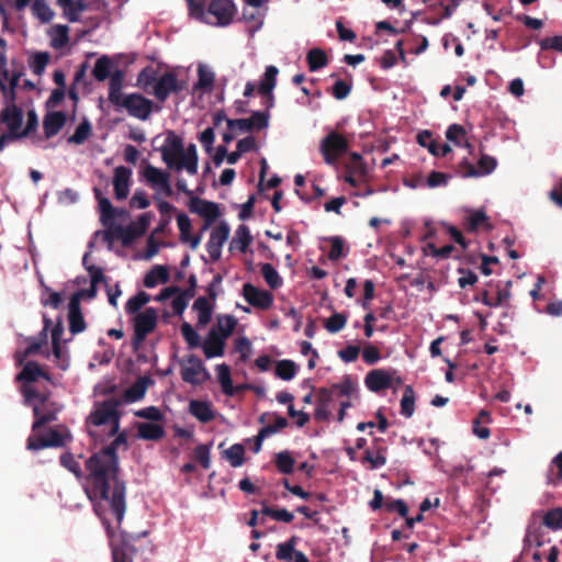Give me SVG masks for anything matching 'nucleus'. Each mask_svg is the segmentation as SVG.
I'll list each match as a JSON object with an SVG mask.
<instances>
[{
	"label": "nucleus",
	"instance_id": "4c0bfd02",
	"mask_svg": "<svg viewBox=\"0 0 562 562\" xmlns=\"http://www.w3.org/2000/svg\"><path fill=\"white\" fill-rule=\"evenodd\" d=\"M477 165H479L477 169L472 167L467 172L468 177H481V176L490 175L496 168L497 162H496L495 158L487 156V155H483L480 158Z\"/></svg>",
	"mask_w": 562,
	"mask_h": 562
},
{
	"label": "nucleus",
	"instance_id": "de8ad7c7",
	"mask_svg": "<svg viewBox=\"0 0 562 562\" xmlns=\"http://www.w3.org/2000/svg\"><path fill=\"white\" fill-rule=\"evenodd\" d=\"M112 560L113 562H133L132 549L127 543L116 544L111 540Z\"/></svg>",
	"mask_w": 562,
	"mask_h": 562
},
{
	"label": "nucleus",
	"instance_id": "603ef678",
	"mask_svg": "<svg viewBox=\"0 0 562 562\" xmlns=\"http://www.w3.org/2000/svg\"><path fill=\"white\" fill-rule=\"evenodd\" d=\"M33 14L42 22L48 23L54 18V11L47 4L46 0H35L32 5Z\"/></svg>",
	"mask_w": 562,
	"mask_h": 562
},
{
	"label": "nucleus",
	"instance_id": "4d7b16f0",
	"mask_svg": "<svg viewBox=\"0 0 562 562\" xmlns=\"http://www.w3.org/2000/svg\"><path fill=\"white\" fill-rule=\"evenodd\" d=\"M181 334L183 336V339L188 344L189 348H198L201 347V336L199 333L193 328V326L189 323H183L181 325Z\"/></svg>",
	"mask_w": 562,
	"mask_h": 562
},
{
	"label": "nucleus",
	"instance_id": "e2e57ef3",
	"mask_svg": "<svg viewBox=\"0 0 562 562\" xmlns=\"http://www.w3.org/2000/svg\"><path fill=\"white\" fill-rule=\"evenodd\" d=\"M247 119L251 130L260 131L269 126L270 114L268 111H254Z\"/></svg>",
	"mask_w": 562,
	"mask_h": 562
},
{
	"label": "nucleus",
	"instance_id": "bf43d9fd",
	"mask_svg": "<svg viewBox=\"0 0 562 562\" xmlns=\"http://www.w3.org/2000/svg\"><path fill=\"white\" fill-rule=\"evenodd\" d=\"M327 240L331 243V248L328 252V258L331 261H337L347 256V251H345V243L340 236L328 237Z\"/></svg>",
	"mask_w": 562,
	"mask_h": 562
},
{
	"label": "nucleus",
	"instance_id": "f3484780",
	"mask_svg": "<svg viewBox=\"0 0 562 562\" xmlns=\"http://www.w3.org/2000/svg\"><path fill=\"white\" fill-rule=\"evenodd\" d=\"M225 342L226 339L218 335L217 329L211 328L207 333L206 339L201 345L206 359L223 357Z\"/></svg>",
	"mask_w": 562,
	"mask_h": 562
},
{
	"label": "nucleus",
	"instance_id": "20e7f679",
	"mask_svg": "<svg viewBox=\"0 0 562 562\" xmlns=\"http://www.w3.org/2000/svg\"><path fill=\"white\" fill-rule=\"evenodd\" d=\"M116 110L125 109L132 117L140 121H147L154 109V102L140 93L125 94L119 104H115Z\"/></svg>",
	"mask_w": 562,
	"mask_h": 562
},
{
	"label": "nucleus",
	"instance_id": "6ab92c4d",
	"mask_svg": "<svg viewBox=\"0 0 562 562\" xmlns=\"http://www.w3.org/2000/svg\"><path fill=\"white\" fill-rule=\"evenodd\" d=\"M189 413L199 422L206 424L215 418V411L210 401L191 400L188 407Z\"/></svg>",
	"mask_w": 562,
	"mask_h": 562
},
{
	"label": "nucleus",
	"instance_id": "6e6d98bb",
	"mask_svg": "<svg viewBox=\"0 0 562 562\" xmlns=\"http://www.w3.org/2000/svg\"><path fill=\"white\" fill-rule=\"evenodd\" d=\"M91 134V124L87 119H83V121L76 127L75 133L69 136L68 143L71 144H83L88 137Z\"/></svg>",
	"mask_w": 562,
	"mask_h": 562
},
{
	"label": "nucleus",
	"instance_id": "39448f33",
	"mask_svg": "<svg viewBox=\"0 0 562 562\" xmlns=\"http://www.w3.org/2000/svg\"><path fill=\"white\" fill-rule=\"evenodd\" d=\"M348 150V140L341 134L329 131L321 140L319 151L327 165H335L338 158Z\"/></svg>",
	"mask_w": 562,
	"mask_h": 562
},
{
	"label": "nucleus",
	"instance_id": "0e129e2a",
	"mask_svg": "<svg viewBox=\"0 0 562 562\" xmlns=\"http://www.w3.org/2000/svg\"><path fill=\"white\" fill-rule=\"evenodd\" d=\"M347 323V316L342 313H334L325 322V328L330 334L340 331Z\"/></svg>",
	"mask_w": 562,
	"mask_h": 562
},
{
	"label": "nucleus",
	"instance_id": "bb28decb",
	"mask_svg": "<svg viewBox=\"0 0 562 562\" xmlns=\"http://www.w3.org/2000/svg\"><path fill=\"white\" fill-rule=\"evenodd\" d=\"M169 281V272L165 266H154L144 277V285L147 289L155 288L158 283H167Z\"/></svg>",
	"mask_w": 562,
	"mask_h": 562
},
{
	"label": "nucleus",
	"instance_id": "13d9d810",
	"mask_svg": "<svg viewBox=\"0 0 562 562\" xmlns=\"http://www.w3.org/2000/svg\"><path fill=\"white\" fill-rule=\"evenodd\" d=\"M69 29L67 25L57 24L52 29V45L56 48L65 46L69 41Z\"/></svg>",
	"mask_w": 562,
	"mask_h": 562
},
{
	"label": "nucleus",
	"instance_id": "ddd939ff",
	"mask_svg": "<svg viewBox=\"0 0 562 562\" xmlns=\"http://www.w3.org/2000/svg\"><path fill=\"white\" fill-rule=\"evenodd\" d=\"M189 210L191 213L199 214L205 220L206 229L220 216L218 204L212 201L202 200L199 196H191L189 202Z\"/></svg>",
	"mask_w": 562,
	"mask_h": 562
},
{
	"label": "nucleus",
	"instance_id": "49530a36",
	"mask_svg": "<svg viewBox=\"0 0 562 562\" xmlns=\"http://www.w3.org/2000/svg\"><path fill=\"white\" fill-rule=\"evenodd\" d=\"M260 270L265 281L271 289H278L282 285V278L271 263H262Z\"/></svg>",
	"mask_w": 562,
	"mask_h": 562
},
{
	"label": "nucleus",
	"instance_id": "473e14b6",
	"mask_svg": "<svg viewBox=\"0 0 562 562\" xmlns=\"http://www.w3.org/2000/svg\"><path fill=\"white\" fill-rule=\"evenodd\" d=\"M279 74V69L273 66H267L263 78L259 83L258 91L260 94H271L276 85H277V76Z\"/></svg>",
	"mask_w": 562,
	"mask_h": 562
},
{
	"label": "nucleus",
	"instance_id": "79ce46f5",
	"mask_svg": "<svg viewBox=\"0 0 562 562\" xmlns=\"http://www.w3.org/2000/svg\"><path fill=\"white\" fill-rule=\"evenodd\" d=\"M415 412V392L412 385H406L401 400V415L409 418Z\"/></svg>",
	"mask_w": 562,
	"mask_h": 562
},
{
	"label": "nucleus",
	"instance_id": "9b49d317",
	"mask_svg": "<svg viewBox=\"0 0 562 562\" xmlns=\"http://www.w3.org/2000/svg\"><path fill=\"white\" fill-rule=\"evenodd\" d=\"M402 383V379L396 375V371L375 369L370 371L364 379V384L371 392L378 393L380 391L393 386V382Z\"/></svg>",
	"mask_w": 562,
	"mask_h": 562
},
{
	"label": "nucleus",
	"instance_id": "ea45409f",
	"mask_svg": "<svg viewBox=\"0 0 562 562\" xmlns=\"http://www.w3.org/2000/svg\"><path fill=\"white\" fill-rule=\"evenodd\" d=\"M188 3L189 16L199 22H209L207 20V0H186Z\"/></svg>",
	"mask_w": 562,
	"mask_h": 562
},
{
	"label": "nucleus",
	"instance_id": "aec40b11",
	"mask_svg": "<svg viewBox=\"0 0 562 562\" xmlns=\"http://www.w3.org/2000/svg\"><path fill=\"white\" fill-rule=\"evenodd\" d=\"M67 121L66 113L63 111H56L47 113L43 120V130L46 138H52L57 135L59 131L65 126Z\"/></svg>",
	"mask_w": 562,
	"mask_h": 562
},
{
	"label": "nucleus",
	"instance_id": "b1692460",
	"mask_svg": "<svg viewBox=\"0 0 562 562\" xmlns=\"http://www.w3.org/2000/svg\"><path fill=\"white\" fill-rule=\"evenodd\" d=\"M38 378L50 381V376L41 369L37 362L29 361L16 375V381L35 382Z\"/></svg>",
	"mask_w": 562,
	"mask_h": 562
},
{
	"label": "nucleus",
	"instance_id": "a211bd4d",
	"mask_svg": "<svg viewBox=\"0 0 562 562\" xmlns=\"http://www.w3.org/2000/svg\"><path fill=\"white\" fill-rule=\"evenodd\" d=\"M0 122L8 126L11 132L20 133L23 123V113L14 102H10L0 113Z\"/></svg>",
	"mask_w": 562,
	"mask_h": 562
},
{
	"label": "nucleus",
	"instance_id": "4468645a",
	"mask_svg": "<svg viewBox=\"0 0 562 562\" xmlns=\"http://www.w3.org/2000/svg\"><path fill=\"white\" fill-rule=\"evenodd\" d=\"M81 292H75L68 303V323L72 335L82 333L86 329V322L81 312Z\"/></svg>",
	"mask_w": 562,
	"mask_h": 562
},
{
	"label": "nucleus",
	"instance_id": "9d476101",
	"mask_svg": "<svg viewBox=\"0 0 562 562\" xmlns=\"http://www.w3.org/2000/svg\"><path fill=\"white\" fill-rule=\"evenodd\" d=\"M186 88L184 81H179L175 72H165L158 76L156 83L149 91L160 102H165L170 93L180 92Z\"/></svg>",
	"mask_w": 562,
	"mask_h": 562
},
{
	"label": "nucleus",
	"instance_id": "774afa93",
	"mask_svg": "<svg viewBox=\"0 0 562 562\" xmlns=\"http://www.w3.org/2000/svg\"><path fill=\"white\" fill-rule=\"evenodd\" d=\"M60 464L67 470H69L71 473H74L76 477L81 479L83 476L81 467L79 462L75 459L72 453L66 452L61 454Z\"/></svg>",
	"mask_w": 562,
	"mask_h": 562
},
{
	"label": "nucleus",
	"instance_id": "a878e982",
	"mask_svg": "<svg viewBox=\"0 0 562 562\" xmlns=\"http://www.w3.org/2000/svg\"><path fill=\"white\" fill-rule=\"evenodd\" d=\"M153 383L150 378L142 376L137 379L126 391L125 400L128 403H134L142 400L145 396L148 385Z\"/></svg>",
	"mask_w": 562,
	"mask_h": 562
},
{
	"label": "nucleus",
	"instance_id": "c03bdc74",
	"mask_svg": "<svg viewBox=\"0 0 562 562\" xmlns=\"http://www.w3.org/2000/svg\"><path fill=\"white\" fill-rule=\"evenodd\" d=\"M224 457L233 468H239L245 461V448L241 443H234L224 451Z\"/></svg>",
	"mask_w": 562,
	"mask_h": 562
},
{
	"label": "nucleus",
	"instance_id": "0eeeda50",
	"mask_svg": "<svg viewBox=\"0 0 562 562\" xmlns=\"http://www.w3.org/2000/svg\"><path fill=\"white\" fill-rule=\"evenodd\" d=\"M146 183L155 191V195H172L169 173L147 162L140 172Z\"/></svg>",
	"mask_w": 562,
	"mask_h": 562
},
{
	"label": "nucleus",
	"instance_id": "72a5a7b5",
	"mask_svg": "<svg viewBox=\"0 0 562 562\" xmlns=\"http://www.w3.org/2000/svg\"><path fill=\"white\" fill-rule=\"evenodd\" d=\"M165 436V429L156 423H142L138 426V437L145 440H159Z\"/></svg>",
	"mask_w": 562,
	"mask_h": 562
},
{
	"label": "nucleus",
	"instance_id": "6e6552de",
	"mask_svg": "<svg viewBox=\"0 0 562 562\" xmlns=\"http://www.w3.org/2000/svg\"><path fill=\"white\" fill-rule=\"evenodd\" d=\"M161 159L166 166L177 171L178 158L182 159L183 155V140L173 131H169L166 135L165 143L159 148Z\"/></svg>",
	"mask_w": 562,
	"mask_h": 562
},
{
	"label": "nucleus",
	"instance_id": "7ed1b4c3",
	"mask_svg": "<svg viewBox=\"0 0 562 562\" xmlns=\"http://www.w3.org/2000/svg\"><path fill=\"white\" fill-rule=\"evenodd\" d=\"M157 322L158 313L154 307H147L145 311L134 316V336L132 339L134 351H137L142 347L147 335L156 328Z\"/></svg>",
	"mask_w": 562,
	"mask_h": 562
},
{
	"label": "nucleus",
	"instance_id": "423d86ee",
	"mask_svg": "<svg viewBox=\"0 0 562 562\" xmlns=\"http://www.w3.org/2000/svg\"><path fill=\"white\" fill-rule=\"evenodd\" d=\"M206 12L209 22L205 24L224 27L232 23L236 7L232 0H212Z\"/></svg>",
	"mask_w": 562,
	"mask_h": 562
},
{
	"label": "nucleus",
	"instance_id": "5fc2aeb1",
	"mask_svg": "<svg viewBox=\"0 0 562 562\" xmlns=\"http://www.w3.org/2000/svg\"><path fill=\"white\" fill-rule=\"evenodd\" d=\"M49 61V54L47 52H38L31 56L30 68L34 75L41 76Z\"/></svg>",
	"mask_w": 562,
	"mask_h": 562
},
{
	"label": "nucleus",
	"instance_id": "1a4fd4ad",
	"mask_svg": "<svg viewBox=\"0 0 562 562\" xmlns=\"http://www.w3.org/2000/svg\"><path fill=\"white\" fill-rule=\"evenodd\" d=\"M181 378L191 385H200L210 379V373L201 359L195 355H190L181 366Z\"/></svg>",
	"mask_w": 562,
	"mask_h": 562
},
{
	"label": "nucleus",
	"instance_id": "69168bd1",
	"mask_svg": "<svg viewBox=\"0 0 562 562\" xmlns=\"http://www.w3.org/2000/svg\"><path fill=\"white\" fill-rule=\"evenodd\" d=\"M417 142L420 146L428 148L431 155L439 156V143L432 139L429 131L418 133Z\"/></svg>",
	"mask_w": 562,
	"mask_h": 562
},
{
	"label": "nucleus",
	"instance_id": "8fccbe9b",
	"mask_svg": "<svg viewBox=\"0 0 562 562\" xmlns=\"http://www.w3.org/2000/svg\"><path fill=\"white\" fill-rule=\"evenodd\" d=\"M87 9L88 3L86 0H71L69 7L64 11V15L71 23L79 22L81 13Z\"/></svg>",
	"mask_w": 562,
	"mask_h": 562
},
{
	"label": "nucleus",
	"instance_id": "09e8293b",
	"mask_svg": "<svg viewBox=\"0 0 562 562\" xmlns=\"http://www.w3.org/2000/svg\"><path fill=\"white\" fill-rule=\"evenodd\" d=\"M295 460L291 452L283 450L276 454V465L282 474H291L294 470Z\"/></svg>",
	"mask_w": 562,
	"mask_h": 562
},
{
	"label": "nucleus",
	"instance_id": "f257e3e1",
	"mask_svg": "<svg viewBox=\"0 0 562 562\" xmlns=\"http://www.w3.org/2000/svg\"><path fill=\"white\" fill-rule=\"evenodd\" d=\"M113 441L93 453L86 461L87 475L85 477V492L94 503L95 513H100L103 506L121 522L125 515L126 503L125 482L120 480V462L117 449L121 446L127 448V435L117 431Z\"/></svg>",
	"mask_w": 562,
	"mask_h": 562
},
{
	"label": "nucleus",
	"instance_id": "f704fd0d",
	"mask_svg": "<svg viewBox=\"0 0 562 562\" xmlns=\"http://www.w3.org/2000/svg\"><path fill=\"white\" fill-rule=\"evenodd\" d=\"M237 325V319L233 315L224 314L217 315L216 324L212 328H216L218 335L227 339L234 331Z\"/></svg>",
	"mask_w": 562,
	"mask_h": 562
},
{
	"label": "nucleus",
	"instance_id": "2f4dec72",
	"mask_svg": "<svg viewBox=\"0 0 562 562\" xmlns=\"http://www.w3.org/2000/svg\"><path fill=\"white\" fill-rule=\"evenodd\" d=\"M330 389L335 395L351 398L358 393V384L348 374L344 375L341 381L334 383Z\"/></svg>",
	"mask_w": 562,
	"mask_h": 562
},
{
	"label": "nucleus",
	"instance_id": "2eb2a0df",
	"mask_svg": "<svg viewBox=\"0 0 562 562\" xmlns=\"http://www.w3.org/2000/svg\"><path fill=\"white\" fill-rule=\"evenodd\" d=\"M297 538L291 537L285 542L277 546L276 558L283 562H310L308 558L302 551L295 550Z\"/></svg>",
	"mask_w": 562,
	"mask_h": 562
},
{
	"label": "nucleus",
	"instance_id": "052dcab7",
	"mask_svg": "<svg viewBox=\"0 0 562 562\" xmlns=\"http://www.w3.org/2000/svg\"><path fill=\"white\" fill-rule=\"evenodd\" d=\"M229 236V226L226 222H222L218 226L214 227L210 234L209 241L223 247Z\"/></svg>",
	"mask_w": 562,
	"mask_h": 562
},
{
	"label": "nucleus",
	"instance_id": "393cba45",
	"mask_svg": "<svg viewBox=\"0 0 562 562\" xmlns=\"http://www.w3.org/2000/svg\"><path fill=\"white\" fill-rule=\"evenodd\" d=\"M251 241L252 236L250 234L249 227L245 224H241L235 231V235L231 241L229 249H238L240 252H246Z\"/></svg>",
	"mask_w": 562,
	"mask_h": 562
},
{
	"label": "nucleus",
	"instance_id": "680f3d73",
	"mask_svg": "<svg viewBox=\"0 0 562 562\" xmlns=\"http://www.w3.org/2000/svg\"><path fill=\"white\" fill-rule=\"evenodd\" d=\"M158 78V74L151 67L144 68L137 76V82L143 87L144 90L149 92V87H154L156 80Z\"/></svg>",
	"mask_w": 562,
	"mask_h": 562
},
{
	"label": "nucleus",
	"instance_id": "f03ea898",
	"mask_svg": "<svg viewBox=\"0 0 562 562\" xmlns=\"http://www.w3.org/2000/svg\"><path fill=\"white\" fill-rule=\"evenodd\" d=\"M122 402L117 398H108L95 402L92 412L87 417V424L94 427L108 426V437H113L120 430L122 414L119 411Z\"/></svg>",
	"mask_w": 562,
	"mask_h": 562
},
{
	"label": "nucleus",
	"instance_id": "c85d7f7f",
	"mask_svg": "<svg viewBox=\"0 0 562 562\" xmlns=\"http://www.w3.org/2000/svg\"><path fill=\"white\" fill-rule=\"evenodd\" d=\"M215 370L222 392L227 396L235 395L237 393V389L233 385L229 367L226 363H221L216 366Z\"/></svg>",
	"mask_w": 562,
	"mask_h": 562
},
{
	"label": "nucleus",
	"instance_id": "4be33fe9",
	"mask_svg": "<svg viewBox=\"0 0 562 562\" xmlns=\"http://www.w3.org/2000/svg\"><path fill=\"white\" fill-rule=\"evenodd\" d=\"M199 157L196 146L190 144L187 153L183 151L182 159L179 160L177 171L186 170L189 175L194 176L198 172Z\"/></svg>",
	"mask_w": 562,
	"mask_h": 562
},
{
	"label": "nucleus",
	"instance_id": "a19ab883",
	"mask_svg": "<svg viewBox=\"0 0 562 562\" xmlns=\"http://www.w3.org/2000/svg\"><path fill=\"white\" fill-rule=\"evenodd\" d=\"M100 220L104 226L113 224L117 210L113 207L109 198L99 199Z\"/></svg>",
	"mask_w": 562,
	"mask_h": 562
},
{
	"label": "nucleus",
	"instance_id": "338daca9",
	"mask_svg": "<svg viewBox=\"0 0 562 562\" xmlns=\"http://www.w3.org/2000/svg\"><path fill=\"white\" fill-rule=\"evenodd\" d=\"M211 445H199L193 451V456L196 462H199L203 469L211 467Z\"/></svg>",
	"mask_w": 562,
	"mask_h": 562
},
{
	"label": "nucleus",
	"instance_id": "f8f14e48",
	"mask_svg": "<svg viewBox=\"0 0 562 562\" xmlns=\"http://www.w3.org/2000/svg\"><path fill=\"white\" fill-rule=\"evenodd\" d=\"M241 293L245 301L252 307L268 310L273 304V295L269 291L258 289L251 283H245Z\"/></svg>",
	"mask_w": 562,
	"mask_h": 562
},
{
	"label": "nucleus",
	"instance_id": "5701e85b",
	"mask_svg": "<svg viewBox=\"0 0 562 562\" xmlns=\"http://www.w3.org/2000/svg\"><path fill=\"white\" fill-rule=\"evenodd\" d=\"M193 311L198 314V326L204 327L212 319L213 304L205 297L199 296L192 306Z\"/></svg>",
	"mask_w": 562,
	"mask_h": 562
},
{
	"label": "nucleus",
	"instance_id": "37998d69",
	"mask_svg": "<svg viewBox=\"0 0 562 562\" xmlns=\"http://www.w3.org/2000/svg\"><path fill=\"white\" fill-rule=\"evenodd\" d=\"M150 301V295L144 291L138 292L136 295L130 297L125 304V312L130 315L140 313V308Z\"/></svg>",
	"mask_w": 562,
	"mask_h": 562
},
{
	"label": "nucleus",
	"instance_id": "e433bc0d",
	"mask_svg": "<svg viewBox=\"0 0 562 562\" xmlns=\"http://www.w3.org/2000/svg\"><path fill=\"white\" fill-rule=\"evenodd\" d=\"M306 60L310 71H317L328 64V57L326 53L317 47L307 52Z\"/></svg>",
	"mask_w": 562,
	"mask_h": 562
},
{
	"label": "nucleus",
	"instance_id": "a18cd8bd",
	"mask_svg": "<svg viewBox=\"0 0 562 562\" xmlns=\"http://www.w3.org/2000/svg\"><path fill=\"white\" fill-rule=\"evenodd\" d=\"M21 78L20 72H10L8 71L7 78L3 80L4 90L0 89V92L9 102H14L15 100V89L19 86V81Z\"/></svg>",
	"mask_w": 562,
	"mask_h": 562
},
{
	"label": "nucleus",
	"instance_id": "412c9836",
	"mask_svg": "<svg viewBox=\"0 0 562 562\" xmlns=\"http://www.w3.org/2000/svg\"><path fill=\"white\" fill-rule=\"evenodd\" d=\"M64 437L56 430H50L45 437L34 439L30 437L27 439L26 448L32 451H38L49 447H61L64 446Z\"/></svg>",
	"mask_w": 562,
	"mask_h": 562
},
{
	"label": "nucleus",
	"instance_id": "58836bf2",
	"mask_svg": "<svg viewBox=\"0 0 562 562\" xmlns=\"http://www.w3.org/2000/svg\"><path fill=\"white\" fill-rule=\"evenodd\" d=\"M525 550L529 547H541L546 542V532L541 526H530L524 539Z\"/></svg>",
	"mask_w": 562,
	"mask_h": 562
},
{
	"label": "nucleus",
	"instance_id": "864d4df0",
	"mask_svg": "<svg viewBox=\"0 0 562 562\" xmlns=\"http://www.w3.org/2000/svg\"><path fill=\"white\" fill-rule=\"evenodd\" d=\"M296 374V364L292 360H280L277 362L276 367V375L283 380V381H290L292 380Z\"/></svg>",
	"mask_w": 562,
	"mask_h": 562
},
{
	"label": "nucleus",
	"instance_id": "cd10ccee",
	"mask_svg": "<svg viewBox=\"0 0 562 562\" xmlns=\"http://www.w3.org/2000/svg\"><path fill=\"white\" fill-rule=\"evenodd\" d=\"M123 71L117 69L110 76L109 82V101L115 105L125 95L122 93L123 88Z\"/></svg>",
	"mask_w": 562,
	"mask_h": 562
},
{
	"label": "nucleus",
	"instance_id": "c756f323",
	"mask_svg": "<svg viewBox=\"0 0 562 562\" xmlns=\"http://www.w3.org/2000/svg\"><path fill=\"white\" fill-rule=\"evenodd\" d=\"M215 80V74L212 68L205 64L198 66V81L194 83V89L204 91H212Z\"/></svg>",
	"mask_w": 562,
	"mask_h": 562
},
{
	"label": "nucleus",
	"instance_id": "dca6fc26",
	"mask_svg": "<svg viewBox=\"0 0 562 562\" xmlns=\"http://www.w3.org/2000/svg\"><path fill=\"white\" fill-rule=\"evenodd\" d=\"M132 170L125 166H119L113 172V188L116 200H124L130 193Z\"/></svg>",
	"mask_w": 562,
	"mask_h": 562
},
{
	"label": "nucleus",
	"instance_id": "7c9ffc66",
	"mask_svg": "<svg viewBox=\"0 0 562 562\" xmlns=\"http://www.w3.org/2000/svg\"><path fill=\"white\" fill-rule=\"evenodd\" d=\"M50 326V321L44 316V327L38 334V336L29 337L26 340L29 341L27 348L24 350V356H31L40 351L43 345L47 344V331Z\"/></svg>",
	"mask_w": 562,
	"mask_h": 562
},
{
	"label": "nucleus",
	"instance_id": "3c124183",
	"mask_svg": "<svg viewBox=\"0 0 562 562\" xmlns=\"http://www.w3.org/2000/svg\"><path fill=\"white\" fill-rule=\"evenodd\" d=\"M542 522L551 530H562V507L549 509L543 515Z\"/></svg>",
	"mask_w": 562,
	"mask_h": 562
},
{
	"label": "nucleus",
	"instance_id": "c9c22d12",
	"mask_svg": "<svg viewBox=\"0 0 562 562\" xmlns=\"http://www.w3.org/2000/svg\"><path fill=\"white\" fill-rule=\"evenodd\" d=\"M112 67L113 63L108 55H103L100 58H98L92 69V75L94 79L98 81H104L105 79H108L112 75Z\"/></svg>",
	"mask_w": 562,
	"mask_h": 562
}]
</instances>
